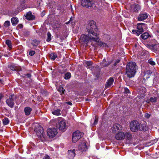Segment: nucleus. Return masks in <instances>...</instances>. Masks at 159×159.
<instances>
[{
	"label": "nucleus",
	"mask_w": 159,
	"mask_h": 159,
	"mask_svg": "<svg viewBox=\"0 0 159 159\" xmlns=\"http://www.w3.org/2000/svg\"><path fill=\"white\" fill-rule=\"evenodd\" d=\"M58 90L60 93L61 94H63L64 93L65 90L63 88L60 87H59L58 89Z\"/></svg>",
	"instance_id": "34"
},
{
	"label": "nucleus",
	"mask_w": 159,
	"mask_h": 159,
	"mask_svg": "<svg viewBox=\"0 0 159 159\" xmlns=\"http://www.w3.org/2000/svg\"><path fill=\"white\" fill-rule=\"evenodd\" d=\"M121 128V126L118 124H114L111 128L112 132L115 133L116 131L119 130Z\"/></svg>",
	"instance_id": "16"
},
{
	"label": "nucleus",
	"mask_w": 159,
	"mask_h": 159,
	"mask_svg": "<svg viewBox=\"0 0 159 159\" xmlns=\"http://www.w3.org/2000/svg\"><path fill=\"white\" fill-rule=\"evenodd\" d=\"M120 60H117L116 61V62H115V66H116V64H117V63H119V62H120Z\"/></svg>",
	"instance_id": "47"
},
{
	"label": "nucleus",
	"mask_w": 159,
	"mask_h": 159,
	"mask_svg": "<svg viewBox=\"0 0 159 159\" xmlns=\"http://www.w3.org/2000/svg\"><path fill=\"white\" fill-rule=\"evenodd\" d=\"M0 82H1V80H0Z\"/></svg>",
	"instance_id": "53"
},
{
	"label": "nucleus",
	"mask_w": 159,
	"mask_h": 159,
	"mask_svg": "<svg viewBox=\"0 0 159 159\" xmlns=\"http://www.w3.org/2000/svg\"><path fill=\"white\" fill-rule=\"evenodd\" d=\"M125 137L127 140H129L131 139L132 136L131 134L129 132H126L125 134Z\"/></svg>",
	"instance_id": "30"
},
{
	"label": "nucleus",
	"mask_w": 159,
	"mask_h": 159,
	"mask_svg": "<svg viewBox=\"0 0 159 159\" xmlns=\"http://www.w3.org/2000/svg\"><path fill=\"white\" fill-rule=\"evenodd\" d=\"M145 25V24L143 23L137 24V30H133V33L136 34L138 36H139L143 31V28Z\"/></svg>",
	"instance_id": "3"
},
{
	"label": "nucleus",
	"mask_w": 159,
	"mask_h": 159,
	"mask_svg": "<svg viewBox=\"0 0 159 159\" xmlns=\"http://www.w3.org/2000/svg\"><path fill=\"white\" fill-rule=\"evenodd\" d=\"M35 53V51H34L32 50H30L29 51V54L31 56H32L34 55Z\"/></svg>",
	"instance_id": "39"
},
{
	"label": "nucleus",
	"mask_w": 159,
	"mask_h": 159,
	"mask_svg": "<svg viewBox=\"0 0 159 159\" xmlns=\"http://www.w3.org/2000/svg\"><path fill=\"white\" fill-rule=\"evenodd\" d=\"M125 134L122 132H120L117 133L115 135V138L118 140H122L125 138Z\"/></svg>",
	"instance_id": "12"
},
{
	"label": "nucleus",
	"mask_w": 159,
	"mask_h": 159,
	"mask_svg": "<svg viewBox=\"0 0 159 159\" xmlns=\"http://www.w3.org/2000/svg\"><path fill=\"white\" fill-rule=\"evenodd\" d=\"M157 97L156 96H154L153 97H151L149 100L147 101V103H149L150 102H157Z\"/></svg>",
	"instance_id": "24"
},
{
	"label": "nucleus",
	"mask_w": 159,
	"mask_h": 159,
	"mask_svg": "<svg viewBox=\"0 0 159 159\" xmlns=\"http://www.w3.org/2000/svg\"><path fill=\"white\" fill-rule=\"evenodd\" d=\"M152 41L154 43L147 44V46L153 52H156L159 49V43L155 40H153Z\"/></svg>",
	"instance_id": "6"
},
{
	"label": "nucleus",
	"mask_w": 159,
	"mask_h": 159,
	"mask_svg": "<svg viewBox=\"0 0 159 159\" xmlns=\"http://www.w3.org/2000/svg\"><path fill=\"white\" fill-rule=\"evenodd\" d=\"M39 43V41L37 40H34L33 41L31 44L32 45L35 47H37Z\"/></svg>",
	"instance_id": "28"
},
{
	"label": "nucleus",
	"mask_w": 159,
	"mask_h": 159,
	"mask_svg": "<svg viewBox=\"0 0 159 159\" xmlns=\"http://www.w3.org/2000/svg\"><path fill=\"white\" fill-rule=\"evenodd\" d=\"M47 39L46 41L47 42L50 41L51 39V34L49 32H48L47 34Z\"/></svg>",
	"instance_id": "32"
},
{
	"label": "nucleus",
	"mask_w": 159,
	"mask_h": 159,
	"mask_svg": "<svg viewBox=\"0 0 159 159\" xmlns=\"http://www.w3.org/2000/svg\"><path fill=\"white\" fill-rule=\"evenodd\" d=\"M98 121V118L97 116H96L95 117V120H94V123L93 125H96Z\"/></svg>",
	"instance_id": "37"
},
{
	"label": "nucleus",
	"mask_w": 159,
	"mask_h": 159,
	"mask_svg": "<svg viewBox=\"0 0 159 159\" xmlns=\"http://www.w3.org/2000/svg\"><path fill=\"white\" fill-rule=\"evenodd\" d=\"M17 27L20 28H22L23 27V25L22 24H19L18 25Z\"/></svg>",
	"instance_id": "48"
},
{
	"label": "nucleus",
	"mask_w": 159,
	"mask_h": 159,
	"mask_svg": "<svg viewBox=\"0 0 159 159\" xmlns=\"http://www.w3.org/2000/svg\"><path fill=\"white\" fill-rule=\"evenodd\" d=\"M148 127L145 124H139V129L140 130L146 131L148 130Z\"/></svg>",
	"instance_id": "19"
},
{
	"label": "nucleus",
	"mask_w": 159,
	"mask_h": 159,
	"mask_svg": "<svg viewBox=\"0 0 159 159\" xmlns=\"http://www.w3.org/2000/svg\"><path fill=\"white\" fill-rule=\"evenodd\" d=\"M71 77V74L69 72L66 73L65 75L64 79L66 80L69 79Z\"/></svg>",
	"instance_id": "31"
},
{
	"label": "nucleus",
	"mask_w": 159,
	"mask_h": 159,
	"mask_svg": "<svg viewBox=\"0 0 159 159\" xmlns=\"http://www.w3.org/2000/svg\"><path fill=\"white\" fill-rule=\"evenodd\" d=\"M78 149L82 152L86 151L87 148L86 145V143L85 141H83L78 146Z\"/></svg>",
	"instance_id": "11"
},
{
	"label": "nucleus",
	"mask_w": 159,
	"mask_h": 159,
	"mask_svg": "<svg viewBox=\"0 0 159 159\" xmlns=\"http://www.w3.org/2000/svg\"><path fill=\"white\" fill-rule=\"evenodd\" d=\"M82 5L86 7H90L92 5V0H81Z\"/></svg>",
	"instance_id": "10"
},
{
	"label": "nucleus",
	"mask_w": 159,
	"mask_h": 159,
	"mask_svg": "<svg viewBox=\"0 0 159 159\" xmlns=\"http://www.w3.org/2000/svg\"><path fill=\"white\" fill-rule=\"evenodd\" d=\"M47 132L48 136L51 138L54 137L57 133L56 129L54 128L48 129Z\"/></svg>",
	"instance_id": "8"
},
{
	"label": "nucleus",
	"mask_w": 159,
	"mask_h": 159,
	"mask_svg": "<svg viewBox=\"0 0 159 159\" xmlns=\"http://www.w3.org/2000/svg\"><path fill=\"white\" fill-rule=\"evenodd\" d=\"M96 28L94 21L90 20L87 27V32L88 33L81 35V40L86 44L89 43H91L92 44L93 42L97 41L99 38V34L94 31Z\"/></svg>",
	"instance_id": "1"
},
{
	"label": "nucleus",
	"mask_w": 159,
	"mask_h": 159,
	"mask_svg": "<svg viewBox=\"0 0 159 159\" xmlns=\"http://www.w3.org/2000/svg\"><path fill=\"white\" fill-rule=\"evenodd\" d=\"M38 128H35V131L39 138L42 139V138H45V134L44 131L42 127L39 125H38Z\"/></svg>",
	"instance_id": "4"
},
{
	"label": "nucleus",
	"mask_w": 159,
	"mask_h": 159,
	"mask_svg": "<svg viewBox=\"0 0 159 159\" xmlns=\"http://www.w3.org/2000/svg\"><path fill=\"white\" fill-rule=\"evenodd\" d=\"M20 4L22 5V4H24L25 2V0H20Z\"/></svg>",
	"instance_id": "45"
},
{
	"label": "nucleus",
	"mask_w": 159,
	"mask_h": 159,
	"mask_svg": "<svg viewBox=\"0 0 159 159\" xmlns=\"http://www.w3.org/2000/svg\"><path fill=\"white\" fill-rule=\"evenodd\" d=\"M25 76H26L28 78H30L31 76V75L30 74H27L25 75Z\"/></svg>",
	"instance_id": "46"
},
{
	"label": "nucleus",
	"mask_w": 159,
	"mask_h": 159,
	"mask_svg": "<svg viewBox=\"0 0 159 159\" xmlns=\"http://www.w3.org/2000/svg\"><path fill=\"white\" fill-rule=\"evenodd\" d=\"M114 82V80L112 78H110L107 81L105 87L107 88L111 86L113 84Z\"/></svg>",
	"instance_id": "20"
},
{
	"label": "nucleus",
	"mask_w": 159,
	"mask_h": 159,
	"mask_svg": "<svg viewBox=\"0 0 159 159\" xmlns=\"http://www.w3.org/2000/svg\"><path fill=\"white\" fill-rule=\"evenodd\" d=\"M6 43L8 45L9 48V50H11V49L12 48V46L11 41L9 40H7L6 41Z\"/></svg>",
	"instance_id": "29"
},
{
	"label": "nucleus",
	"mask_w": 159,
	"mask_h": 159,
	"mask_svg": "<svg viewBox=\"0 0 159 159\" xmlns=\"http://www.w3.org/2000/svg\"><path fill=\"white\" fill-rule=\"evenodd\" d=\"M32 110V108L29 107H26L25 108L24 111L25 115L27 116L30 115Z\"/></svg>",
	"instance_id": "22"
},
{
	"label": "nucleus",
	"mask_w": 159,
	"mask_h": 159,
	"mask_svg": "<svg viewBox=\"0 0 159 159\" xmlns=\"http://www.w3.org/2000/svg\"><path fill=\"white\" fill-rule=\"evenodd\" d=\"M49 57L52 60H54L57 57V55L56 53H52L49 54Z\"/></svg>",
	"instance_id": "26"
},
{
	"label": "nucleus",
	"mask_w": 159,
	"mask_h": 159,
	"mask_svg": "<svg viewBox=\"0 0 159 159\" xmlns=\"http://www.w3.org/2000/svg\"><path fill=\"white\" fill-rule=\"evenodd\" d=\"M9 120L7 118H4L3 120V123L4 125H7L8 124Z\"/></svg>",
	"instance_id": "33"
},
{
	"label": "nucleus",
	"mask_w": 159,
	"mask_h": 159,
	"mask_svg": "<svg viewBox=\"0 0 159 159\" xmlns=\"http://www.w3.org/2000/svg\"><path fill=\"white\" fill-rule=\"evenodd\" d=\"M98 39H99L97 40V42H94V41L93 42L92 44V43H91V44L92 45L94 46V44H93V43L94 42H96V43H98V44L99 46L100 47H103V48L108 47L107 44L106 43L103 42H102L101 41H99V40H98Z\"/></svg>",
	"instance_id": "18"
},
{
	"label": "nucleus",
	"mask_w": 159,
	"mask_h": 159,
	"mask_svg": "<svg viewBox=\"0 0 159 159\" xmlns=\"http://www.w3.org/2000/svg\"><path fill=\"white\" fill-rule=\"evenodd\" d=\"M10 69L12 70H16L17 71H20L21 70V68L20 67H11Z\"/></svg>",
	"instance_id": "35"
},
{
	"label": "nucleus",
	"mask_w": 159,
	"mask_h": 159,
	"mask_svg": "<svg viewBox=\"0 0 159 159\" xmlns=\"http://www.w3.org/2000/svg\"><path fill=\"white\" fill-rule=\"evenodd\" d=\"M13 96L12 95L9 97V98L6 101L7 104L11 107L12 108L14 105Z\"/></svg>",
	"instance_id": "14"
},
{
	"label": "nucleus",
	"mask_w": 159,
	"mask_h": 159,
	"mask_svg": "<svg viewBox=\"0 0 159 159\" xmlns=\"http://www.w3.org/2000/svg\"><path fill=\"white\" fill-rule=\"evenodd\" d=\"M148 16V14L147 13H141L138 17L139 21H142L146 19Z\"/></svg>",
	"instance_id": "15"
},
{
	"label": "nucleus",
	"mask_w": 159,
	"mask_h": 159,
	"mask_svg": "<svg viewBox=\"0 0 159 159\" xmlns=\"http://www.w3.org/2000/svg\"><path fill=\"white\" fill-rule=\"evenodd\" d=\"M140 9V6L138 4H133L131 6L130 11L133 12H137Z\"/></svg>",
	"instance_id": "13"
},
{
	"label": "nucleus",
	"mask_w": 159,
	"mask_h": 159,
	"mask_svg": "<svg viewBox=\"0 0 159 159\" xmlns=\"http://www.w3.org/2000/svg\"><path fill=\"white\" fill-rule=\"evenodd\" d=\"M43 159H50V157L49 156L45 155L43 158Z\"/></svg>",
	"instance_id": "43"
},
{
	"label": "nucleus",
	"mask_w": 159,
	"mask_h": 159,
	"mask_svg": "<svg viewBox=\"0 0 159 159\" xmlns=\"http://www.w3.org/2000/svg\"><path fill=\"white\" fill-rule=\"evenodd\" d=\"M69 23V22L68 21V22H66V24H68Z\"/></svg>",
	"instance_id": "51"
},
{
	"label": "nucleus",
	"mask_w": 159,
	"mask_h": 159,
	"mask_svg": "<svg viewBox=\"0 0 159 159\" xmlns=\"http://www.w3.org/2000/svg\"><path fill=\"white\" fill-rule=\"evenodd\" d=\"M57 127L59 130L65 131L66 129V123L64 120H59L57 123Z\"/></svg>",
	"instance_id": "9"
},
{
	"label": "nucleus",
	"mask_w": 159,
	"mask_h": 159,
	"mask_svg": "<svg viewBox=\"0 0 159 159\" xmlns=\"http://www.w3.org/2000/svg\"><path fill=\"white\" fill-rule=\"evenodd\" d=\"M4 56L5 57H8V56L7 54H4Z\"/></svg>",
	"instance_id": "50"
},
{
	"label": "nucleus",
	"mask_w": 159,
	"mask_h": 159,
	"mask_svg": "<svg viewBox=\"0 0 159 159\" xmlns=\"http://www.w3.org/2000/svg\"><path fill=\"white\" fill-rule=\"evenodd\" d=\"M137 67L135 62H129L126 66V73L128 77L131 78L135 75Z\"/></svg>",
	"instance_id": "2"
},
{
	"label": "nucleus",
	"mask_w": 159,
	"mask_h": 159,
	"mask_svg": "<svg viewBox=\"0 0 159 159\" xmlns=\"http://www.w3.org/2000/svg\"><path fill=\"white\" fill-rule=\"evenodd\" d=\"M84 134L79 131H77L73 134L72 141L73 142L75 143L78 141L83 135Z\"/></svg>",
	"instance_id": "5"
},
{
	"label": "nucleus",
	"mask_w": 159,
	"mask_h": 159,
	"mask_svg": "<svg viewBox=\"0 0 159 159\" xmlns=\"http://www.w3.org/2000/svg\"><path fill=\"white\" fill-rule=\"evenodd\" d=\"M148 62L152 66H154L155 65V63L151 59L149 60Z\"/></svg>",
	"instance_id": "36"
},
{
	"label": "nucleus",
	"mask_w": 159,
	"mask_h": 159,
	"mask_svg": "<svg viewBox=\"0 0 159 159\" xmlns=\"http://www.w3.org/2000/svg\"><path fill=\"white\" fill-rule=\"evenodd\" d=\"M25 17L28 20H34L35 19V17L34 16V15H32L31 12L27 13Z\"/></svg>",
	"instance_id": "21"
},
{
	"label": "nucleus",
	"mask_w": 159,
	"mask_h": 159,
	"mask_svg": "<svg viewBox=\"0 0 159 159\" xmlns=\"http://www.w3.org/2000/svg\"><path fill=\"white\" fill-rule=\"evenodd\" d=\"M52 113L54 115L58 116L61 115V110L58 109L53 111Z\"/></svg>",
	"instance_id": "27"
},
{
	"label": "nucleus",
	"mask_w": 159,
	"mask_h": 159,
	"mask_svg": "<svg viewBox=\"0 0 159 159\" xmlns=\"http://www.w3.org/2000/svg\"><path fill=\"white\" fill-rule=\"evenodd\" d=\"M149 36L150 35L148 33L145 32L142 34L141 35V37L142 39H146L148 38Z\"/></svg>",
	"instance_id": "25"
},
{
	"label": "nucleus",
	"mask_w": 159,
	"mask_h": 159,
	"mask_svg": "<svg viewBox=\"0 0 159 159\" xmlns=\"http://www.w3.org/2000/svg\"><path fill=\"white\" fill-rule=\"evenodd\" d=\"M11 22L13 25H15L17 24L18 22V20L17 18L13 17L11 20Z\"/></svg>",
	"instance_id": "23"
},
{
	"label": "nucleus",
	"mask_w": 159,
	"mask_h": 159,
	"mask_svg": "<svg viewBox=\"0 0 159 159\" xmlns=\"http://www.w3.org/2000/svg\"><path fill=\"white\" fill-rule=\"evenodd\" d=\"M66 103L70 105H72V103L70 102H66Z\"/></svg>",
	"instance_id": "49"
},
{
	"label": "nucleus",
	"mask_w": 159,
	"mask_h": 159,
	"mask_svg": "<svg viewBox=\"0 0 159 159\" xmlns=\"http://www.w3.org/2000/svg\"><path fill=\"white\" fill-rule=\"evenodd\" d=\"M106 61V60L105 59H104L103 60V62H104Z\"/></svg>",
	"instance_id": "52"
},
{
	"label": "nucleus",
	"mask_w": 159,
	"mask_h": 159,
	"mask_svg": "<svg viewBox=\"0 0 159 159\" xmlns=\"http://www.w3.org/2000/svg\"><path fill=\"white\" fill-rule=\"evenodd\" d=\"M111 62H108V63L107 64V65H106V64H104V63H103L102 66H106L110 65L111 64Z\"/></svg>",
	"instance_id": "44"
},
{
	"label": "nucleus",
	"mask_w": 159,
	"mask_h": 159,
	"mask_svg": "<svg viewBox=\"0 0 159 159\" xmlns=\"http://www.w3.org/2000/svg\"><path fill=\"white\" fill-rule=\"evenodd\" d=\"M125 93H130L129 89L127 88H125Z\"/></svg>",
	"instance_id": "41"
},
{
	"label": "nucleus",
	"mask_w": 159,
	"mask_h": 159,
	"mask_svg": "<svg viewBox=\"0 0 159 159\" xmlns=\"http://www.w3.org/2000/svg\"><path fill=\"white\" fill-rule=\"evenodd\" d=\"M10 22L9 21H6L5 22V23H4V26H5V27H8V26H9L10 25Z\"/></svg>",
	"instance_id": "38"
},
{
	"label": "nucleus",
	"mask_w": 159,
	"mask_h": 159,
	"mask_svg": "<svg viewBox=\"0 0 159 159\" xmlns=\"http://www.w3.org/2000/svg\"><path fill=\"white\" fill-rule=\"evenodd\" d=\"M86 64L87 66H89L92 65V62L91 61H87L86 63Z\"/></svg>",
	"instance_id": "40"
},
{
	"label": "nucleus",
	"mask_w": 159,
	"mask_h": 159,
	"mask_svg": "<svg viewBox=\"0 0 159 159\" xmlns=\"http://www.w3.org/2000/svg\"><path fill=\"white\" fill-rule=\"evenodd\" d=\"M130 128L133 132H136L138 130L139 128V122L136 120L131 121L130 124Z\"/></svg>",
	"instance_id": "7"
},
{
	"label": "nucleus",
	"mask_w": 159,
	"mask_h": 159,
	"mask_svg": "<svg viewBox=\"0 0 159 159\" xmlns=\"http://www.w3.org/2000/svg\"><path fill=\"white\" fill-rule=\"evenodd\" d=\"M150 116V115L148 113H146L145 115V117L147 118H149Z\"/></svg>",
	"instance_id": "42"
},
{
	"label": "nucleus",
	"mask_w": 159,
	"mask_h": 159,
	"mask_svg": "<svg viewBox=\"0 0 159 159\" xmlns=\"http://www.w3.org/2000/svg\"><path fill=\"white\" fill-rule=\"evenodd\" d=\"M75 149L70 150L68 151V157L70 159H73L75 156Z\"/></svg>",
	"instance_id": "17"
}]
</instances>
